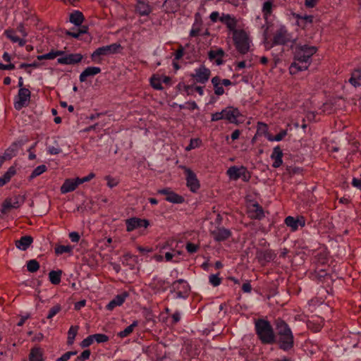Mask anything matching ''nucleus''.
Segmentation results:
<instances>
[{
	"mask_svg": "<svg viewBox=\"0 0 361 361\" xmlns=\"http://www.w3.org/2000/svg\"><path fill=\"white\" fill-rule=\"evenodd\" d=\"M317 51V49L314 46L302 45L296 47L295 61L289 68L290 73L295 75L300 71L307 70L311 63V57Z\"/></svg>",
	"mask_w": 361,
	"mask_h": 361,
	"instance_id": "obj_1",
	"label": "nucleus"
},
{
	"mask_svg": "<svg viewBox=\"0 0 361 361\" xmlns=\"http://www.w3.org/2000/svg\"><path fill=\"white\" fill-rule=\"evenodd\" d=\"M276 341L279 348L284 351L291 350L294 346V336L289 325L281 318L274 322Z\"/></svg>",
	"mask_w": 361,
	"mask_h": 361,
	"instance_id": "obj_2",
	"label": "nucleus"
},
{
	"mask_svg": "<svg viewBox=\"0 0 361 361\" xmlns=\"http://www.w3.org/2000/svg\"><path fill=\"white\" fill-rule=\"evenodd\" d=\"M256 334L262 344L271 345L275 343V329L271 323L264 319H258L255 322Z\"/></svg>",
	"mask_w": 361,
	"mask_h": 361,
	"instance_id": "obj_3",
	"label": "nucleus"
},
{
	"mask_svg": "<svg viewBox=\"0 0 361 361\" xmlns=\"http://www.w3.org/2000/svg\"><path fill=\"white\" fill-rule=\"evenodd\" d=\"M240 115L239 110L233 106H228L220 112H215L212 114V121H218L225 119L231 123H236L237 118Z\"/></svg>",
	"mask_w": 361,
	"mask_h": 361,
	"instance_id": "obj_4",
	"label": "nucleus"
},
{
	"mask_svg": "<svg viewBox=\"0 0 361 361\" xmlns=\"http://www.w3.org/2000/svg\"><path fill=\"white\" fill-rule=\"evenodd\" d=\"M233 40L236 49L240 54H245L250 49V39L245 31L239 30L233 34Z\"/></svg>",
	"mask_w": 361,
	"mask_h": 361,
	"instance_id": "obj_5",
	"label": "nucleus"
},
{
	"mask_svg": "<svg viewBox=\"0 0 361 361\" xmlns=\"http://www.w3.org/2000/svg\"><path fill=\"white\" fill-rule=\"evenodd\" d=\"M190 288L184 279L175 281L171 285V293H174L176 299H185L188 297Z\"/></svg>",
	"mask_w": 361,
	"mask_h": 361,
	"instance_id": "obj_6",
	"label": "nucleus"
},
{
	"mask_svg": "<svg viewBox=\"0 0 361 361\" xmlns=\"http://www.w3.org/2000/svg\"><path fill=\"white\" fill-rule=\"evenodd\" d=\"M121 48V44L114 43L97 48L92 54L91 58L95 62H99L100 56H107L115 54Z\"/></svg>",
	"mask_w": 361,
	"mask_h": 361,
	"instance_id": "obj_7",
	"label": "nucleus"
},
{
	"mask_svg": "<svg viewBox=\"0 0 361 361\" xmlns=\"http://www.w3.org/2000/svg\"><path fill=\"white\" fill-rule=\"evenodd\" d=\"M227 175L232 180H236L239 178L245 182H248L251 178L250 172L245 166H231L227 170Z\"/></svg>",
	"mask_w": 361,
	"mask_h": 361,
	"instance_id": "obj_8",
	"label": "nucleus"
},
{
	"mask_svg": "<svg viewBox=\"0 0 361 361\" xmlns=\"http://www.w3.org/2000/svg\"><path fill=\"white\" fill-rule=\"evenodd\" d=\"M211 75V71L206 68L204 65L200 66L195 70V73H192L190 76L195 79L198 83H206Z\"/></svg>",
	"mask_w": 361,
	"mask_h": 361,
	"instance_id": "obj_9",
	"label": "nucleus"
},
{
	"mask_svg": "<svg viewBox=\"0 0 361 361\" xmlns=\"http://www.w3.org/2000/svg\"><path fill=\"white\" fill-rule=\"evenodd\" d=\"M182 168L185 170L188 188H189L190 191L192 192H197L199 190L200 185L196 174L188 168L185 166H183Z\"/></svg>",
	"mask_w": 361,
	"mask_h": 361,
	"instance_id": "obj_10",
	"label": "nucleus"
},
{
	"mask_svg": "<svg viewBox=\"0 0 361 361\" xmlns=\"http://www.w3.org/2000/svg\"><path fill=\"white\" fill-rule=\"evenodd\" d=\"M24 202V199L20 195H16L13 197L7 198L2 204L1 212L6 214L11 209L18 208Z\"/></svg>",
	"mask_w": 361,
	"mask_h": 361,
	"instance_id": "obj_11",
	"label": "nucleus"
},
{
	"mask_svg": "<svg viewBox=\"0 0 361 361\" xmlns=\"http://www.w3.org/2000/svg\"><path fill=\"white\" fill-rule=\"evenodd\" d=\"M169 282L157 276H154L149 284V287L154 293L165 292L167 290Z\"/></svg>",
	"mask_w": 361,
	"mask_h": 361,
	"instance_id": "obj_12",
	"label": "nucleus"
},
{
	"mask_svg": "<svg viewBox=\"0 0 361 361\" xmlns=\"http://www.w3.org/2000/svg\"><path fill=\"white\" fill-rule=\"evenodd\" d=\"M290 41V35L288 30L284 26L279 28L273 38V44L274 45H283Z\"/></svg>",
	"mask_w": 361,
	"mask_h": 361,
	"instance_id": "obj_13",
	"label": "nucleus"
},
{
	"mask_svg": "<svg viewBox=\"0 0 361 361\" xmlns=\"http://www.w3.org/2000/svg\"><path fill=\"white\" fill-rule=\"evenodd\" d=\"M30 91L24 87H21L18 90V100L15 102L14 106L16 109L20 110L25 106L30 99Z\"/></svg>",
	"mask_w": 361,
	"mask_h": 361,
	"instance_id": "obj_14",
	"label": "nucleus"
},
{
	"mask_svg": "<svg viewBox=\"0 0 361 361\" xmlns=\"http://www.w3.org/2000/svg\"><path fill=\"white\" fill-rule=\"evenodd\" d=\"M219 20L226 26L232 34H233L235 31L239 30L237 29L238 20L235 16L223 13L221 16H220Z\"/></svg>",
	"mask_w": 361,
	"mask_h": 361,
	"instance_id": "obj_15",
	"label": "nucleus"
},
{
	"mask_svg": "<svg viewBox=\"0 0 361 361\" xmlns=\"http://www.w3.org/2000/svg\"><path fill=\"white\" fill-rule=\"evenodd\" d=\"M158 193L166 195V200L173 204H180L184 202V198L172 191L170 188H163L158 190Z\"/></svg>",
	"mask_w": 361,
	"mask_h": 361,
	"instance_id": "obj_16",
	"label": "nucleus"
},
{
	"mask_svg": "<svg viewBox=\"0 0 361 361\" xmlns=\"http://www.w3.org/2000/svg\"><path fill=\"white\" fill-rule=\"evenodd\" d=\"M211 235L215 241L221 242L228 239L231 235V232L224 227H216L211 231Z\"/></svg>",
	"mask_w": 361,
	"mask_h": 361,
	"instance_id": "obj_17",
	"label": "nucleus"
},
{
	"mask_svg": "<svg viewBox=\"0 0 361 361\" xmlns=\"http://www.w3.org/2000/svg\"><path fill=\"white\" fill-rule=\"evenodd\" d=\"M126 224L127 231L130 232L137 228H147L149 226V221L146 219L133 217L127 219Z\"/></svg>",
	"mask_w": 361,
	"mask_h": 361,
	"instance_id": "obj_18",
	"label": "nucleus"
},
{
	"mask_svg": "<svg viewBox=\"0 0 361 361\" xmlns=\"http://www.w3.org/2000/svg\"><path fill=\"white\" fill-rule=\"evenodd\" d=\"M82 58L83 56L81 54H70L58 58L57 62L58 63L63 65L76 64L80 63Z\"/></svg>",
	"mask_w": 361,
	"mask_h": 361,
	"instance_id": "obj_19",
	"label": "nucleus"
},
{
	"mask_svg": "<svg viewBox=\"0 0 361 361\" xmlns=\"http://www.w3.org/2000/svg\"><path fill=\"white\" fill-rule=\"evenodd\" d=\"M284 222L293 231L298 230L299 226L304 227L305 225V220L303 216H297L295 218L288 216L285 219Z\"/></svg>",
	"mask_w": 361,
	"mask_h": 361,
	"instance_id": "obj_20",
	"label": "nucleus"
},
{
	"mask_svg": "<svg viewBox=\"0 0 361 361\" xmlns=\"http://www.w3.org/2000/svg\"><path fill=\"white\" fill-rule=\"evenodd\" d=\"M276 256V255L271 250H257L256 253L257 259L262 264L273 261Z\"/></svg>",
	"mask_w": 361,
	"mask_h": 361,
	"instance_id": "obj_21",
	"label": "nucleus"
},
{
	"mask_svg": "<svg viewBox=\"0 0 361 361\" xmlns=\"http://www.w3.org/2000/svg\"><path fill=\"white\" fill-rule=\"evenodd\" d=\"M224 51L221 48L211 49L208 52V57L210 61H214L216 64L219 66L223 63V57L224 56Z\"/></svg>",
	"mask_w": 361,
	"mask_h": 361,
	"instance_id": "obj_22",
	"label": "nucleus"
},
{
	"mask_svg": "<svg viewBox=\"0 0 361 361\" xmlns=\"http://www.w3.org/2000/svg\"><path fill=\"white\" fill-rule=\"evenodd\" d=\"M128 297V293L126 291L121 294L117 295L108 303L106 309L108 310H113L116 307L122 305Z\"/></svg>",
	"mask_w": 361,
	"mask_h": 361,
	"instance_id": "obj_23",
	"label": "nucleus"
},
{
	"mask_svg": "<svg viewBox=\"0 0 361 361\" xmlns=\"http://www.w3.org/2000/svg\"><path fill=\"white\" fill-rule=\"evenodd\" d=\"M101 68L96 66L86 68L80 75L79 80L81 82H85L88 77H93L101 72Z\"/></svg>",
	"mask_w": 361,
	"mask_h": 361,
	"instance_id": "obj_24",
	"label": "nucleus"
},
{
	"mask_svg": "<svg viewBox=\"0 0 361 361\" xmlns=\"http://www.w3.org/2000/svg\"><path fill=\"white\" fill-rule=\"evenodd\" d=\"M283 152L279 146H276L274 148L272 154H271V159L274 161L272 166L274 168H279L283 164Z\"/></svg>",
	"mask_w": 361,
	"mask_h": 361,
	"instance_id": "obj_25",
	"label": "nucleus"
},
{
	"mask_svg": "<svg viewBox=\"0 0 361 361\" xmlns=\"http://www.w3.org/2000/svg\"><path fill=\"white\" fill-rule=\"evenodd\" d=\"M80 185L78 182V178L75 179H66L61 187V192L66 194L72 192L76 189Z\"/></svg>",
	"mask_w": 361,
	"mask_h": 361,
	"instance_id": "obj_26",
	"label": "nucleus"
},
{
	"mask_svg": "<svg viewBox=\"0 0 361 361\" xmlns=\"http://www.w3.org/2000/svg\"><path fill=\"white\" fill-rule=\"evenodd\" d=\"M33 238L30 235H24L20 240H16L15 245L21 250H26L32 243Z\"/></svg>",
	"mask_w": 361,
	"mask_h": 361,
	"instance_id": "obj_27",
	"label": "nucleus"
},
{
	"mask_svg": "<svg viewBox=\"0 0 361 361\" xmlns=\"http://www.w3.org/2000/svg\"><path fill=\"white\" fill-rule=\"evenodd\" d=\"M135 8L142 16H148L152 11L150 6L145 0H137Z\"/></svg>",
	"mask_w": 361,
	"mask_h": 361,
	"instance_id": "obj_28",
	"label": "nucleus"
},
{
	"mask_svg": "<svg viewBox=\"0 0 361 361\" xmlns=\"http://www.w3.org/2000/svg\"><path fill=\"white\" fill-rule=\"evenodd\" d=\"M15 32V30L9 29L5 30L4 34L12 42L18 43L20 47H23L25 44L26 41L24 39L18 37L16 35Z\"/></svg>",
	"mask_w": 361,
	"mask_h": 361,
	"instance_id": "obj_29",
	"label": "nucleus"
},
{
	"mask_svg": "<svg viewBox=\"0 0 361 361\" xmlns=\"http://www.w3.org/2000/svg\"><path fill=\"white\" fill-rule=\"evenodd\" d=\"M349 82L354 87L361 85V68L356 69L352 72Z\"/></svg>",
	"mask_w": 361,
	"mask_h": 361,
	"instance_id": "obj_30",
	"label": "nucleus"
},
{
	"mask_svg": "<svg viewBox=\"0 0 361 361\" xmlns=\"http://www.w3.org/2000/svg\"><path fill=\"white\" fill-rule=\"evenodd\" d=\"M84 20L83 14L79 11H75L70 15V21L74 25L79 26Z\"/></svg>",
	"mask_w": 361,
	"mask_h": 361,
	"instance_id": "obj_31",
	"label": "nucleus"
},
{
	"mask_svg": "<svg viewBox=\"0 0 361 361\" xmlns=\"http://www.w3.org/2000/svg\"><path fill=\"white\" fill-rule=\"evenodd\" d=\"M62 271H51L49 273V279L50 282L54 285H58L61 281Z\"/></svg>",
	"mask_w": 361,
	"mask_h": 361,
	"instance_id": "obj_32",
	"label": "nucleus"
},
{
	"mask_svg": "<svg viewBox=\"0 0 361 361\" xmlns=\"http://www.w3.org/2000/svg\"><path fill=\"white\" fill-rule=\"evenodd\" d=\"M20 144L17 142L13 143L4 152V155L7 157L8 159H11L12 157H15L20 148Z\"/></svg>",
	"mask_w": 361,
	"mask_h": 361,
	"instance_id": "obj_33",
	"label": "nucleus"
},
{
	"mask_svg": "<svg viewBox=\"0 0 361 361\" xmlns=\"http://www.w3.org/2000/svg\"><path fill=\"white\" fill-rule=\"evenodd\" d=\"M273 1L267 0L264 2L262 6V13L265 18H267L272 12Z\"/></svg>",
	"mask_w": 361,
	"mask_h": 361,
	"instance_id": "obj_34",
	"label": "nucleus"
},
{
	"mask_svg": "<svg viewBox=\"0 0 361 361\" xmlns=\"http://www.w3.org/2000/svg\"><path fill=\"white\" fill-rule=\"evenodd\" d=\"M78 331V326H71L68 331L67 343L72 345Z\"/></svg>",
	"mask_w": 361,
	"mask_h": 361,
	"instance_id": "obj_35",
	"label": "nucleus"
},
{
	"mask_svg": "<svg viewBox=\"0 0 361 361\" xmlns=\"http://www.w3.org/2000/svg\"><path fill=\"white\" fill-rule=\"evenodd\" d=\"M30 361H43L42 353L39 348H33L30 353Z\"/></svg>",
	"mask_w": 361,
	"mask_h": 361,
	"instance_id": "obj_36",
	"label": "nucleus"
},
{
	"mask_svg": "<svg viewBox=\"0 0 361 361\" xmlns=\"http://www.w3.org/2000/svg\"><path fill=\"white\" fill-rule=\"evenodd\" d=\"M138 325L137 321H134L130 326H127L123 331H120L118 334V336L121 338H124L130 335L133 331L135 327Z\"/></svg>",
	"mask_w": 361,
	"mask_h": 361,
	"instance_id": "obj_37",
	"label": "nucleus"
},
{
	"mask_svg": "<svg viewBox=\"0 0 361 361\" xmlns=\"http://www.w3.org/2000/svg\"><path fill=\"white\" fill-rule=\"evenodd\" d=\"M150 84L152 87L157 90L163 89L161 83V78L158 75H153L150 79Z\"/></svg>",
	"mask_w": 361,
	"mask_h": 361,
	"instance_id": "obj_38",
	"label": "nucleus"
},
{
	"mask_svg": "<svg viewBox=\"0 0 361 361\" xmlns=\"http://www.w3.org/2000/svg\"><path fill=\"white\" fill-rule=\"evenodd\" d=\"M254 211L252 212V217L255 219H261L264 216V211L262 207L259 206L258 204H254L252 205Z\"/></svg>",
	"mask_w": 361,
	"mask_h": 361,
	"instance_id": "obj_39",
	"label": "nucleus"
},
{
	"mask_svg": "<svg viewBox=\"0 0 361 361\" xmlns=\"http://www.w3.org/2000/svg\"><path fill=\"white\" fill-rule=\"evenodd\" d=\"M39 269V264L36 259H30L27 262V269L31 273L36 272Z\"/></svg>",
	"mask_w": 361,
	"mask_h": 361,
	"instance_id": "obj_40",
	"label": "nucleus"
},
{
	"mask_svg": "<svg viewBox=\"0 0 361 361\" xmlns=\"http://www.w3.org/2000/svg\"><path fill=\"white\" fill-rule=\"evenodd\" d=\"M47 166L44 164L37 166L30 174V179H33L37 176L42 174L44 172L47 171Z\"/></svg>",
	"mask_w": 361,
	"mask_h": 361,
	"instance_id": "obj_41",
	"label": "nucleus"
},
{
	"mask_svg": "<svg viewBox=\"0 0 361 361\" xmlns=\"http://www.w3.org/2000/svg\"><path fill=\"white\" fill-rule=\"evenodd\" d=\"M72 247L70 245H59L55 247V252L56 255H62L66 252H71Z\"/></svg>",
	"mask_w": 361,
	"mask_h": 361,
	"instance_id": "obj_42",
	"label": "nucleus"
},
{
	"mask_svg": "<svg viewBox=\"0 0 361 361\" xmlns=\"http://www.w3.org/2000/svg\"><path fill=\"white\" fill-rule=\"evenodd\" d=\"M15 173L16 169L14 167L11 166L1 177L3 180L6 181V183H7L10 181L11 178L15 175Z\"/></svg>",
	"mask_w": 361,
	"mask_h": 361,
	"instance_id": "obj_43",
	"label": "nucleus"
},
{
	"mask_svg": "<svg viewBox=\"0 0 361 361\" xmlns=\"http://www.w3.org/2000/svg\"><path fill=\"white\" fill-rule=\"evenodd\" d=\"M209 283L214 287L218 286L221 283V279L219 276V274H211L209 276Z\"/></svg>",
	"mask_w": 361,
	"mask_h": 361,
	"instance_id": "obj_44",
	"label": "nucleus"
},
{
	"mask_svg": "<svg viewBox=\"0 0 361 361\" xmlns=\"http://www.w3.org/2000/svg\"><path fill=\"white\" fill-rule=\"evenodd\" d=\"M87 27L84 26V27L80 28L79 30L77 32L67 31L66 35L71 36L74 38H78L81 34L85 33L87 32Z\"/></svg>",
	"mask_w": 361,
	"mask_h": 361,
	"instance_id": "obj_45",
	"label": "nucleus"
},
{
	"mask_svg": "<svg viewBox=\"0 0 361 361\" xmlns=\"http://www.w3.org/2000/svg\"><path fill=\"white\" fill-rule=\"evenodd\" d=\"M92 337L94 338V341H96L98 343H105L109 340V337L103 334H93Z\"/></svg>",
	"mask_w": 361,
	"mask_h": 361,
	"instance_id": "obj_46",
	"label": "nucleus"
},
{
	"mask_svg": "<svg viewBox=\"0 0 361 361\" xmlns=\"http://www.w3.org/2000/svg\"><path fill=\"white\" fill-rule=\"evenodd\" d=\"M287 135V130H283L281 131L279 133L276 135L274 137L269 136L268 140L269 141H281L283 139V137Z\"/></svg>",
	"mask_w": 361,
	"mask_h": 361,
	"instance_id": "obj_47",
	"label": "nucleus"
},
{
	"mask_svg": "<svg viewBox=\"0 0 361 361\" xmlns=\"http://www.w3.org/2000/svg\"><path fill=\"white\" fill-rule=\"evenodd\" d=\"M61 308L59 305H56L52 307L49 311L47 319H51L52 317H54L57 313H59L61 311Z\"/></svg>",
	"mask_w": 361,
	"mask_h": 361,
	"instance_id": "obj_48",
	"label": "nucleus"
},
{
	"mask_svg": "<svg viewBox=\"0 0 361 361\" xmlns=\"http://www.w3.org/2000/svg\"><path fill=\"white\" fill-rule=\"evenodd\" d=\"M200 143V140L199 139H191L190 145L186 147L185 149L187 151L191 150L192 149H195L197 147H199Z\"/></svg>",
	"mask_w": 361,
	"mask_h": 361,
	"instance_id": "obj_49",
	"label": "nucleus"
},
{
	"mask_svg": "<svg viewBox=\"0 0 361 361\" xmlns=\"http://www.w3.org/2000/svg\"><path fill=\"white\" fill-rule=\"evenodd\" d=\"M90 354L91 353L90 350H85L77 357V360L85 361L90 358Z\"/></svg>",
	"mask_w": 361,
	"mask_h": 361,
	"instance_id": "obj_50",
	"label": "nucleus"
},
{
	"mask_svg": "<svg viewBox=\"0 0 361 361\" xmlns=\"http://www.w3.org/2000/svg\"><path fill=\"white\" fill-rule=\"evenodd\" d=\"M94 341V338L92 337V335H90L87 336L86 338H85L80 343L81 347L82 348H87L92 344Z\"/></svg>",
	"mask_w": 361,
	"mask_h": 361,
	"instance_id": "obj_51",
	"label": "nucleus"
},
{
	"mask_svg": "<svg viewBox=\"0 0 361 361\" xmlns=\"http://www.w3.org/2000/svg\"><path fill=\"white\" fill-rule=\"evenodd\" d=\"M37 59L39 61L44 60V59H49V60L54 59V51H51L45 54L39 55L37 56Z\"/></svg>",
	"mask_w": 361,
	"mask_h": 361,
	"instance_id": "obj_52",
	"label": "nucleus"
},
{
	"mask_svg": "<svg viewBox=\"0 0 361 361\" xmlns=\"http://www.w3.org/2000/svg\"><path fill=\"white\" fill-rule=\"evenodd\" d=\"M16 31L18 32L23 37H26L27 36V32L26 29L25 28L24 25L23 23H20L17 26Z\"/></svg>",
	"mask_w": 361,
	"mask_h": 361,
	"instance_id": "obj_53",
	"label": "nucleus"
},
{
	"mask_svg": "<svg viewBox=\"0 0 361 361\" xmlns=\"http://www.w3.org/2000/svg\"><path fill=\"white\" fill-rule=\"evenodd\" d=\"M198 246L191 243H188L186 244V250L189 253H195L197 251Z\"/></svg>",
	"mask_w": 361,
	"mask_h": 361,
	"instance_id": "obj_54",
	"label": "nucleus"
},
{
	"mask_svg": "<svg viewBox=\"0 0 361 361\" xmlns=\"http://www.w3.org/2000/svg\"><path fill=\"white\" fill-rule=\"evenodd\" d=\"M95 176L94 173H90L88 176H85V177H83L82 178H78V183L82 184L85 182H87L89 180H90L91 179H92Z\"/></svg>",
	"mask_w": 361,
	"mask_h": 361,
	"instance_id": "obj_55",
	"label": "nucleus"
},
{
	"mask_svg": "<svg viewBox=\"0 0 361 361\" xmlns=\"http://www.w3.org/2000/svg\"><path fill=\"white\" fill-rule=\"evenodd\" d=\"M69 238L72 242L78 243L80 240V236L78 232L73 231L69 233Z\"/></svg>",
	"mask_w": 361,
	"mask_h": 361,
	"instance_id": "obj_56",
	"label": "nucleus"
},
{
	"mask_svg": "<svg viewBox=\"0 0 361 361\" xmlns=\"http://www.w3.org/2000/svg\"><path fill=\"white\" fill-rule=\"evenodd\" d=\"M106 178L107 180V185L109 188H112L118 185V181L114 178H112L110 176H107Z\"/></svg>",
	"mask_w": 361,
	"mask_h": 361,
	"instance_id": "obj_57",
	"label": "nucleus"
},
{
	"mask_svg": "<svg viewBox=\"0 0 361 361\" xmlns=\"http://www.w3.org/2000/svg\"><path fill=\"white\" fill-rule=\"evenodd\" d=\"M214 89L215 94L218 96L222 95L224 93V90L222 87V85H217L216 86H214Z\"/></svg>",
	"mask_w": 361,
	"mask_h": 361,
	"instance_id": "obj_58",
	"label": "nucleus"
},
{
	"mask_svg": "<svg viewBox=\"0 0 361 361\" xmlns=\"http://www.w3.org/2000/svg\"><path fill=\"white\" fill-rule=\"evenodd\" d=\"M183 56V48L180 47L175 52L174 57L176 60H179Z\"/></svg>",
	"mask_w": 361,
	"mask_h": 361,
	"instance_id": "obj_59",
	"label": "nucleus"
},
{
	"mask_svg": "<svg viewBox=\"0 0 361 361\" xmlns=\"http://www.w3.org/2000/svg\"><path fill=\"white\" fill-rule=\"evenodd\" d=\"M15 68V66L13 63L4 64L0 63V70H13Z\"/></svg>",
	"mask_w": 361,
	"mask_h": 361,
	"instance_id": "obj_60",
	"label": "nucleus"
},
{
	"mask_svg": "<svg viewBox=\"0 0 361 361\" xmlns=\"http://www.w3.org/2000/svg\"><path fill=\"white\" fill-rule=\"evenodd\" d=\"M180 318H181V315H180V312H178V311H176L172 314L173 322L174 324L178 323L180 320Z\"/></svg>",
	"mask_w": 361,
	"mask_h": 361,
	"instance_id": "obj_61",
	"label": "nucleus"
},
{
	"mask_svg": "<svg viewBox=\"0 0 361 361\" xmlns=\"http://www.w3.org/2000/svg\"><path fill=\"white\" fill-rule=\"evenodd\" d=\"M242 290L244 293H250L252 290V286L250 282H246L243 284Z\"/></svg>",
	"mask_w": 361,
	"mask_h": 361,
	"instance_id": "obj_62",
	"label": "nucleus"
},
{
	"mask_svg": "<svg viewBox=\"0 0 361 361\" xmlns=\"http://www.w3.org/2000/svg\"><path fill=\"white\" fill-rule=\"evenodd\" d=\"M352 185L357 188H361V177L360 178H353L352 180Z\"/></svg>",
	"mask_w": 361,
	"mask_h": 361,
	"instance_id": "obj_63",
	"label": "nucleus"
},
{
	"mask_svg": "<svg viewBox=\"0 0 361 361\" xmlns=\"http://www.w3.org/2000/svg\"><path fill=\"white\" fill-rule=\"evenodd\" d=\"M185 104L187 105V108L189 109L191 111H193L195 109H198L197 104L194 101L193 102H188L185 103Z\"/></svg>",
	"mask_w": 361,
	"mask_h": 361,
	"instance_id": "obj_64",
	"label": "nucleus"
}]
</instances>
